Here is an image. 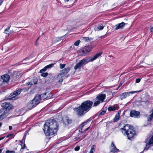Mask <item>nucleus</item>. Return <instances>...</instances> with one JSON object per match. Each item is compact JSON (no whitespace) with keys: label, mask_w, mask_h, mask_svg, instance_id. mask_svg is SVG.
<instances>
[{"label":"nucleus","mask_w":153,"mask_h":153,"mask_svg":"<svg viewBox=\"0 0 153 153\" xmlns=\"http://www.w3.org/2000/svg\"><path fill=\"white\" fill-rule=\"evenodd\" d=\"M65 64H60V68L61 69H62L63 68L65 67Z\"/></svg>","instance_id":"e433bc0d"},{"label":"nucleus","mask_w":153,"mask_h":153,"mask_svg":"<svg viewBox=\"0 0 153 153\" xmlns=\"http://www.w3.org/2000/svg\"><path fill=\"white\" fill-rule=\"evenodd\" d=\"M117 109V108L115 106H110L108 108V110L109 111H114Z\"/></svg>","instance_id":"b1692460"},{"label":"nucleus","mask_w":153,"mask_h":153,"mask_svg":"<svg viewBox=\"0 0 153 153\" xmlns=\"http://www.w3.org/2000/svg\"><path fill=\"white\" fill-rule=\"evenodd\" d=\"M26 134H25L24 136V137H23L22 140V141H21V142H22V143H25V140L26 138Z\"/></svg>","instance_id":"2f4dec72"},{"label":"nucleus","mask_w":153,"mask_h":153,"mask_svg":"<svg viewBox=\"0 0 153 153\" xmlns=\"http://www.w3.org/2000/svg\"><path fill=\"white\" fill-rule=\"evenodd\" d=\"M10 76L7 74H5L1 76V78L2 79V81L4 83L7 82L10 79Z\"/></svg>","instance_id":"6ab92c4d"},{"label":"nucleus","mask_w":153,"mask_h":153,"mask_svg":"<svg viewBox=\"0 0 153 153\" xmlns=\"http://www.w3.org/2000/svg\"><path fill=\"white\" fill-rule=\"evenodd\" d=\"M140 91H139L124 92L120 94V99L122 100L123 99L126 98L127 97L129 96L130 94L135 93Z\"/></svg>","instance_id":"9d476101"},{"label":"nucleus","mask_w":153,"mask_h":153,"mask_svg":"<svg viewBox=\"0 0 153 153\" xmlns=\"http://www.w3.org/2000/svg\"><path fill=\"white\" fill-rule=\"evenodd\" d=\"M87 124V122H85L82 123L81 124V127L82 128H81V130H82V128L84 126L86 125Z\"/></svg>","instance_id":"72a5a7b5"},{"label":"nucleus","mask_w":153,"mask_h":153,"mask_svg":"<svg viewBox=\"0 0 153 153\" xmlns=\"http://www.w3.org/2000/svg\"><path fill=\"white\" fill-rule=\"evenodd\" d=\"M80 149V146H77L74 148V150L75 151H78Z\"/></svg>","instance_id":"c9c22d12"},{"label":"nucleus","mask_w":153,"mask_h":153,"mask_svg":"<svg viewBox=\"0 0 153 153\" xmlns=\"http://www.w3.org/2000/svg\"><path fill=\"white\" fill-rule=\"evenodd\" d=\"M149 113L151 114L147 117V121L149 123V124H151V121L153 118V109L149 112Z\"/></svg>","instance_id":"aec40b11"},{"label":"nucleus","mask_w":153,"mask_h":153,"mask_svg":"<svg viewBox=\"0 0 153 153\" xmlns=\"http://www.w3.org/2000/svg\"><path fill=\"white\" fill-rule=\"evenodd\" d=\"M48 75V73L47 72L44 73H42L41 75V76L43 77H45L47 76Z\"/></svg>","instance_id":"7c9ffc66"},{"label":"nucleus","mask_w":153,"mask_h":153,"mask_svg":"<svg viewBox=\"0 0 153 153\" xmlns=\"http://www.w3.org/2000/svg\"><path fill=\"white\" fill-rule=\"evenodd\" d=\"M121 111L119 110L118 111L117 113L115 115L114 120V122H117L119 120L120 116V113Z\"/></svg>","instance_id":"412c9836"},{"label":"nucleus","mask_w":153,"mask_h":153,"mask_svg":"<svg viewBox=\"0 0 153 153\" xmlns=\"http://www.w3.org/2000/svg\"><path fill=\"white\" fill-rule=\"evenodd\" d=\"M3 109H1L0 110V113H1L2 111H3Z\"/></svg>","instance_id":"3c124183"},{"label":"nucleus","mask_w":153,"mask_h":153,"mask_svg":"<svg viewBox=\"0 0 153 153\" xmlns=\"http://www.w3.org/2000/svg\"><path fill=\"white\" fill-rule=\"evenodd\" d=\"M140 116V113L139 111L135 110H132L130 112V116L131 117L139 118Z\"/></svg>","instance_id":"f8f14e48"},{"label":"nucleus","mask_w":153,"mask_h":153,"mask_svg":"<svg viewBox=\"0 0 153 153\" xmlns=\"http://www.w3.org/2000/svg\"><path fill=\"white\" fill-rule=\"evenodd\" d=\"M119 150L117 149L116 146H114V147L111 148L110 150V152L113 153H116L118 152Z\"/></svg>","instance_id":"5701e85b"},{"label":"nucleus","mask_w":153,"mask_h":153,"mask_svg":"<svg viewBox=\"0 0 153 153\" xmlns=\"http://www.w3.org/2000/svg\"><path fill=\"white\" fill-rule=\"evenodd\" d=\"M46 94L45 96H44L43 97H42V100H43L47 98V97H46Z\"/></svg>","instance_id":"37998d69"},{"label":"nucleus","mask_w":153,"mask_h":153,"mask_svg":"<svg viewBox=\"0 0 153 153\" xmlns=\"http://www.w3.org/2000/svg\"><path fill=\"white\" fill-rule=\"evenodd\" d=\"M62 38V37H57L56 39H58V40H61V38Z\"/></svg>","instance_id":"49530a36"},{"label":"nucleus","mask_w":153,"mask_h":153,"mask_svg":"<svg viewBox=\"0 0 153 153\" xmlns=\"http://www.w3.org/2000/svg\"><path fill=\"white\" fill-rule=\"evenodd\" d=\"M83 39L85 42H89L90 40V38L88 37H83Z\"/></svg>","instance_id":"c85d7f7f"},{"label":"nucleus","mask_w":153,"mask_h":153,"mask_svg":"<svg viewBox=\"0 0 153 153\" xmlns=\"http://www.w3.org/2000/svg\"><path fill=\"white\" fill-rule=\"evenodd\" d=\"M114 146H116L114 145V143L113 142H112L111 144V148H112L113 147H114Z\"/></svg>","instance_id":"79ce46f5"},{"label":"nucleus","mask_w":153,"mask_h":153,"mask_svg":"<svg viewBox=\"0 0 153 153\" xmlns=\"http://www.w3.org/2000/svg\"><path fill=\"white\" fill-rule=\"evenodd\" d=\"M93 104V102L89 100L82 102L80 106L75 108L77 115L81 116L88 111L91 109Z\"/></svg>","instance_id":"f03ea898"},{"label":"nucleus","mask_w":153,"mask_h":153,"mask_svg":"<svg viewBox=\"0 0 153 153\" xmlns=\"http://www.w3.org/2000/svg\"><path fill=\"white\" fill-rule=\"evenodd\" d=\"M96 146L95 145H93L90 149V152L89 153H94L95 151Z\"/></svg>","instance_id":"393cba45"},{"label":"nucleus","mask_w":153,"mask_h":153,"mask_svg":"<svg viewBox=\"0 0 153 153\" xmlns=\"http://www.w3.org/2000/svg\"><path fill=\"white\" fill-rule=\"evenodd\" d=\"M39 38H38L37 39H36V42H37V41L39 40Z\"/></svg>","instance_id":"6e6d98bb"},{"label":"nucleus","mask_w":153,"mask_h":153,"mask_svg":"<svg viewBox=\"0 0 153 153\" xmlns=\"http://www.w3.org/2000/svg\"><path fill=\"white\" fill-rule=\"evenodd\" d=\"M10 27L7 28L4 30V33H5L6 34H8V36H9L10 34V33H7L6 32L7 31L8 32V30H9L10 29Z\"/></svg>","instance_id":"bb28decb"},{"label":"nucleus","mask_w":153,"mask_h":153,"mask_svg":"<svg viewBox=\"0 0 153 153\" xmlns=\"http://www.w3.org/2000/svg\"><path fill=\"white\" fill-rule=\"evenodd\" d=\"M2 149H0V153H1V152H2Z\"/></svg>","instance_id":"5fc2aeb1"},{"label":"nucleus","mask_w":153,"mask_h":153,"mask_svg":"<svg viewBox=\"0 0 153 153\" xmlns=\"http://www.w3.org/2000/svg\"><path fill=\"white\" fill-rule=\"evenodd\" d=\"M90 128V127H88L84 131H87Z\"/></svg>","instance_id":"a18cd8bd"},{"label":"nucleus","mask_w":153,"mask_h":153,"mask_svg":"<svg viewBox=\"0 0 153 153\" xmlns=\"http://www.w3.org/2000/svg\"><path fill=\"white\" fill-rule=\"evenodd\" d=\"M28 132V131H25V134H27V133Z\"/></svg>","instance_id":"4d7b16f0"},{"label":"nucleus","mask_w":153,"mask_h":153,"mask_svg":"<svg viewBox=\"0 0 153 153\" xmlns=\"http://www.w3.org/2000/svg\"><path fill=\"white\" fill-rule=\"evenodd\" d=\"M13 134H8L7 136V137H13Z\"/></svg>","instance_id":"ea45409f"},{"label":"nucleus","mask_w":153,"mask_h":153,"mask_svg":"<svg viewBox=\"0 0 153 153\" xmlns=\"http://www.w3.org/2000/svg\"><path fill=\"white\" fill-rule=\"evenodd\" d=\"M93 48V47L92 45L85 46L79 51V53H80L81 55H86L90 52Z\"/></svg>","instance_id":"6e6552de"},{"label":"nucleus","mask_w":153,"mask_h":153,"mask_svg":"<svg viewBox=\"0 0 153 153\" xmlns=\"http://www.w3.org/2000/svg\"><path fill=\"white\" fill-rule=\"evenodd\" d=\"M104 27L102 25H99L98 26L97 28L99 30H102Z\"/></svg>","instance_id":"c756f323"},{"label":"nucleus","mask_w":153,"mask_h":153,"mask_svg":"<svg viewBox=\"0 0 153 153\" xmlns=\"http://www.w3.org/2000/svg\"><path fill=\"white\" fill-rule=\"evenodd\" d=\"M144 143L146 144V147L144 150L140 153H143V151H147L149 148L153 146V135L152 136L151 135L147 136Z\"/></svg>","instance_id":"39448f33"},{"label":"nucleus","mask_w":153,"mask_h":153,"mask_svg":"<svg viewBox=\"0 0 153 153\" xmlns=\"http://www.w3.org/2000/svg\"><path fill=\"white\" fill-rule=\"evenodd\" d=\"M1 106L4 109H5L6 111H9L10 110L12 109L13 108L12 105L10 103L7 102H5L3 103Z\"/></svg>","instance_id":"9b49d317"},{"label":"nucleus","mask_w":153,"mask_h":153,"mask_svg":"<svg viewBox=\"0 0 153 153\" xmlns=\"http://www.w3.org/2000/svg\"><path fill=\"white\" fill-rule=\"evenodd\" d=\"M23 90V89L20 88L16 89V91H14L13 93V94L15 95V96L11 98V99L13 100L17 99L18 98V97L17 96Z\"/></svg>","instance_id":"ddd939ff"},{"label":"nucleus","mask_w":153,"mask_h":153,"mask_svg":"<svg viewBox=\"0 0 153 153\" xmlns=\"http://www.w3.org/2000/svg\"><path fill=\"white\" fill-rule=\"evenodd\" d=\"M55 64V63H52L50 64L44 68H43L39 72L40 73H42L43 72L46 71L47 69L51 68L52 67L53 65Z\"/></svg>","instance_id":"f3484780"},{"label":"nucleus","mask_w":153,"mask_h":153,"mask_svg":"<svg viewBox=\"0 0 153 153\" xmlns=\"http://www.w3.org/2000/svg\"><path fill=\"white\" fill-rule=\"evenodd\" d=\"M32 81H33V83H34V85H35L37 83L38 80L36 79L35 78L33 79Z\"/></svg>","instance_id":"f704fd0d"},{"label":"nucleus","mask_w":153,"mask_h":153,"mask_svg":"<svg viewBox=\"0 0 153 153\" xmlns=\"http://www.w3.org/2000/svg\"><path fill=\"white\" fill-rule=\"evenodd\" d=\"M69 68H66L60 71V73L57 76V79L58 80V82L61 83L63 81L62 77L66 75L69 71Z\"/></svg>","instance_id":"0eeeda50"},{"label":"nucleus","mask_w":153,"mask_h":153,"mask_svg":"<svg viewBox=\"0 0 153 153\" xmlns=\"http://www.w3.org/2000/svg\"><path fill=\"white\" fill-rule=\"evenodd\" d=\"M90 62H91L89 58L86 57L80 60L78 63L76 64L74 66V69L75 70H76Z\"/></svg>","instance_id":"1a4fd4ad"},{"label":"nucleus","mask_w":153,"mask_h":153,"mask_svg":"<svg viewBox=\"0 0 153 153\" xmlns=\"http://www.w3.org/2000/svg\"><path fill=\"white\" fill-rule=\"evenodd\" d=\"M3 1L2 0H0V6L3 3Z\"/></svg>","instance_id":"de8ad7c7"},{"label":"nucleus","mask_w":153,"mask_h":153,"mask_svg":"<svg viewBox=\"0 0 153 153\" xmlns=\"http://www.w3.org/2000/svg\"><path fill=\"white\" fill-rule=\"evenodd\" d=\"M105 98L106 95L105 94H98L95 99L94 102L93 103V106H97L100 103H102Z\"/></svg>","instance_id":"423d86ee"},{"label":"nucleus","mask_w":153,"mask_h":153,"mask_svg":"<svg viewBox=\"0 0 153 153\" xmlns=\"http://www.w3.org/2000/svg\"><path fill=\"white\" fill-rule=\"evenodd\" d=\"M120 131L124 135H126L128 139L129 140H132L136 134L135 130L128 124H126L123 126L120 129Z\"/></svg>","instance_id":"7ed1b4c3"},{"label":"nucleus","mask_w":153,"mask_h":153,"mask_svg":"<svg viewBox=\"0 0 153 153\" xmlns=\"http://www.w3.org/2000/svg\"><path fill=\"white\" fill-rule=\"evenodd\" d=\"M65 2H68L69 0H64Z\"/></svg>","instance_id":"864d4df0"},{"label":"nucleus","mask_w":153,"mask_h":153,"mask_svg":"<svg viewBox=\"0 0 153 153\" xmlns=\"http://www.w3.org/2000/svg\"><path fill=\"white\" fill-rule=\"evenodd\" d=\"M21 146H22V147H21V149H25V143H24V145H23V146H22V144L23 143H22V142H21Z\"/></svg>","instance_id":"4c0bfd02"},{"label":"nucleus","mask_w":153,"mask_h":153,"mask_svg":"<svg viewBox=\"0 0 153 153\" xmlns=\"http://www.w3.org/2000/svg\"><path fill=\"white\" fill-rule=\"evenodd\" d=\"M73 120L72 119L68 116H66L64 118L63 123L65 126H68L71 124L73 122Z\"/></svg>","instance_id":"4468645a"},{"label":"nucleus","mask_w":153,"mask_h":153,"mask_svg":"<svg viewBox=\"0 0 153 153\" xmlns=\"http://www.w3.org/2000/svg\"><path fill=\"white\" fill-rule=\"evenodd\" d=\"M106 112V111L105 110L100 111H99L98 113V115L99 116L105 114Z\"/></svg>","instance_id":"a878e982"},{"label":"nucleus","mask_w":153,"mask_h":153,"mask_svg":"<svg viewBox=\"0 0 153 153\" xmlns=\"http://www.w3.org/2000/svg\"><path fill=\"white\" fill-rule=\"evenodd\" d=\"M1 120V119L0 118V120Z\"/></svg>","instance_id":"bf43d9fd"},{"label":"nucleus","mask_w":153,"mask_h":153,"mask_svg":"<svg viewBox=\"0 0 153 153\" xmlns=\"http://www.w3.org/2000/svg\"><path fill=\"white\" fill-rule=\"evenodd\" d=\"M126 23L124 22L117 24L114 26V30H117L120 29H122L124 27Z\"/></svg>","instance_id":"2eb2a0df"},{"label":"nucleus","mask_w":153,"mask_h":153,"mask_svg":"<svg viewBox=\"0 0 153 153\" xmlns=\"http://www.w3.org/2000/svg\"><path fill=\"white\" fill-rule=\"evenodd\" d=\"M18 74H19L17 73L16 72H14L12 76L11 77V79L12 77V81L13 82L15 83L17 82L18 78L19 77Z\"/></svg>","instance_id":"dca6fc26"},{"label":"nucleus","mask_w":153,"mask_h":153,"mask_svg":"<svg viewBox=\"0 0 153 153\" xmlns=\"http://www.w3.org/2000/svg\"><path fill=\"white\" fill-rule=\"evenodd\" d=\"M4 138V137H0V141L2 139H3Z\"/></svg>","instance_id":"603ef678"},{"label":"nucleus","mask_w":153,"mask_h":153,"mask_svg":"<svg viewBox=\"0 0 153 153\" xmlns=\"http://www.w3.org/2000/svg\"><path fill=\"white\" fill-rule=\"evenodd\" d=\"M46 93H45L43 94H42L41 95H37L35 98L29 104L32 107V108H34L36 107L40 102V101L42 100V97L45 96Z\"/></svg>","instance_id":"20e7f679"},{"label":"nucleus","mask_w":153,"mask_h":153,"mask_svg":"<svg viewBox=\"0 0 153 153\" xmlns=\"http://www.w3.org/2000/svg\"><path fill=\"white\" fill-rule=\"evenodd\" d=\"M37 43V42H35V43Z\"/></svg>","instance_id":"13d9d810"},{"label":"nucleus","mask_w":153,"mask_h":153,"mask_svg":"<svg viewBox=\"0 0 153 153\" xmlns=\"http://www.w3.org/2000/svg\"><path fill=\"white\" fill-rule=\"evenodd\" d=\"M9 128L10 130H11L12 129V127L11 126H9Z\"/></svg>","instance_id":"09e8293b"},{"label":"nucleus","mask_w":153,"mask_h":153,"mask_svg":"<svg viewBox=\"0 0 153 153\" xmlns=\"http://www.w3.org/2000/svg\"><path fill=\"white\" fill-rule=\"evenodd\" d=\"M92 119V118H90L88 119L87 121L86 122H87V123L88 122H89Z\"/></svg>","instance_id":"c03bdc74"},{"label":"nucleus","mask_w":153,"mask_h":153,"mask_svg":"<svg viewBox=\"0 0 153 153\" xmlns=\"http://www.w3.org/2000/svg\"><path fill=\"white\" fill-rule=\"evenodd\" d=\"M33 84H34V83H33V82L32 81L28 82L27 84V85L28 86V87H30Z\"/></svg>","instance_id":"cd10ccee"},{"label":"nucleus","mask_w":153,"mask_h":153,"mask_svg":"<svg viewBox=\"0 0 153 153\" xmlns=\"http://www.w3.org/2000/svg\"><path fill=\"white\" fill-rule=\"evenodd\" d=\"M150 32H153V27H152L150 29Z\"/></svg>","instance_id":"8fccbe9b"},{"label":"nucleus","mask_w":153,"mask_h":153,"mask_svg":"<svg viewBox=\"0 0 153 153\" xmlns=\"http://www.w3.org/2000/svg\"><path fill=\"white\" fill-rule=\"evenodd\" d=\"M58 126V124L55 120L50 119L45 122L43 129L45 135H53L57 132Z\"/></svg>","instance_id":"f257e3e1"},{"label":"nucleus","mask_w":153,"mask_h":153,"mask_svg":"<svg viewBox=\"0 0 153 153\" xmlns=\"http://www.w3.org/2000/svg\"><path fill=\"white\" fill-rule=\"evenodd\" d=\"M102 52H100L96 53L94 56L92 57L91 58H89L90 62H92L97 58H98L102 54Z\"/></svg>","instance_id":"a211bd4d"},{"label":"nucleus","mask_w":153,"mask_h":153,"mask_svg":"<svg viewBox=\"0 0 153 153\" xmlns=\"http://www.w3.org/2000/svg\"><path fill=\"white\" fill-rule=\"evenodd\" d=\"M80 41L79 40H78L76 41L74 43V45L75 46H78L79 45L80 43Z\"/></svg>","instance_id":"473e14b6"},{"label":"nucleus","mask_w":153,"mask_h":153,"mask_svg":"<svg viewBox=\"0 0 153 153\" xmlns=\"http://www.w3.org/2000/svg\"><path fill=\"white\" fill-rule=\"evenodd\" d=\"M13 152H14L13 151H10L9 150H7L6 151V153H13Z\"/></svg>","instance_id":"a19ab883"},{"label":"nucleus","mask_w":153,"mask_h":153,"mask_svg":"<svg viewBox=\"0 0 153 153\" xmlns=\"http://www.w3.org/2000/svg\"><path fill=\"white\" fill-rule=\"evenodd\" d=\"M9 113L7 111H4V112L0 115V118L1 120H2L4 118L6 117L8 115Z\"/></svg>","instance_id":"4be33fe9"},{"label":"nucleus","mask_w":153,"mask_h":153,"mask_svg":"<svg viewBox=\"0 0 153 153\" xmlns=\"http://www.w3.org/2000/svg\"><path fill=\"white\" fill-rule=\"evenodd\" d=\"M141 79L140 78H137L136 79L135 81V82L136 83H139V82L140 81Z\"/></svg>","instance_id":"58836bf2"}]
</instances>
